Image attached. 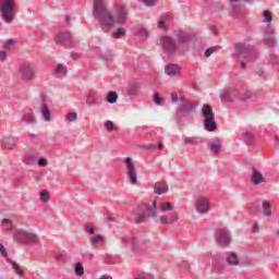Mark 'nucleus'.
Returning <instances> with one entry per match:
<instances>
[{
  "label": "nucleus",
  "mask_w": 279,
  "mask_h": 279,
  "mask_svg": "<svg viewBox=\"0 0 279 279\" xmlns=\"http://www.w3.org/2000/svg\"><path fill=\"white\" fill-rule=\"evenodd\" d=\"M93 17L105 34L113 29V27H119V25H125V20L128 19V11L125 8L121 7L118 11L112 13V11L106 5L104 0H94L93 7Z\"/></svg>",
  "instance_id": "obj_1"
},
{
  "label": "nucleus",
  "mask_w": 279,
  "mask_h": 279,
  "mask_svg": "<svg viewBox=\"0 0 279 279\" xmlns=\"http://www.w3.org/2000/svg\"><path fill=\"white\" fill-rule=\"evenodd\" d=\"M193 39V35L182 28L174 31L173 37L163 35L159 39V45L167 58H172L178 51H189V44Z\"/></svg>",
  "instance_id": "obj_2"
},
{
  "label": "nucleus",
  "mask_w": 279,
  "mask_h": 279,
  "mask_svg": "<svg viewBox=\"0 0 279 279\" xmlns=\"http://www.w3.org/2000/svg\"><path fill=\"white\" fill-rule=\"evenodd\" d=\"M156 210H158V202H153V209L149 207V203H142L132 211V215H134L136 223H145L149 219V213L153 219H156Z\"/></svg>",
  "instance_id": "obj_3"
},
{
  "label": "nucleus",
  "mask_w": 279,
  "mask_h": 279,
  "mask_svg": "<svg viewBox=\"0 0 279 279\" xmlns=\"http://www.w3.org/2000/svg\"><path fill=\"white\" fill-rule=\"evenodd\" d=\"M235 58L245 60L246 62H254V60L258 58V54L256 53V48H254V46L239 43L235 45Z\"/></svg>",
  "instance_id": "obj_4"
},
{
  "label": "nucleus",
  "mask_w": 279,
  "mask_h": 279,
  "mask_svg": "<svg viewBox=\"0 0 279 279\" xmlns=\"http://www.w3.org/2000/svg\"><path fill=\"white\" fill-rule=\"evenodd\" d=\"M14 0H0V16L4 23H12L14 21Z\"/></svg>",
  "instance_id": "obj_5"
},
{
  "label": "nucleus",
  "mask_w": 279,
  "mask_h": 279,
  "mask_svg": "<svg viewBox=\"0 0 279 279\" xmlns=\"http://www.w3.org/2000/svg\"><path fill=\"white\" fill-rule=\"evenodd\" d=\"M202 114L205 119V130H207V132H215V130H217V122H215L213 107L209 105H204L202 108Z\"/></svg>",
  "instance_id": "obj_6"
},
{
  "label": "nucleus",
  "mask_w": 279,
  "mask_h": 279,
  "mask_svg": "<svg viewBox=\"0 0 279 279\" xmlns=\"http://www.w3.org/2000/svg\"><path fill=\"white\" fill-rule=\"evenodd\" d=\"M19 73L22 82H25L26 84L36 80V69L34 68V63H23L19 69Z\"/></svg>",
  "instance_id": "obj_7"
},
{
  "label": "nucleus",
  "mask_w": 279,
  "mask_h": 279,
  "mask_svg": "<svg viewBox=\"0 0 279 279\" xmlns=\"http://www.w3.org/2000/svg\"><path fill=\"white\" fill-rule=\"evenodd\" d=\"M13 241L14 243H32L33 245H38V235L25 230H19L15 233Z\"/></svg>",
  "instance_id": "obj_8"
},
{
  "label": "nucleus",
  "mask_w": 279,
  "mask_h": 279,
  "mask_svg": "<svg viewBox=\"0 0 279 279\" xmlns=\"http://www.w3.org/2000/svg\"><path fill=\"white\" fill-rule=\"evenodd\" d=\"M126 175L130 184H138V177L136 175V165L131 157L124 159Z\"/></svg>",
  "instance_id": "obj_9"
},
{
  "label": "nucleus",
  "mask_w": 279,
  "mask_h": 279,
  "mask_svg": "<svg viewBox=\"0 0 279 279\" xmlns=\"http://www.w3.org/2000/svg\"><path fill=\"white\" fill-rule=\"evenodd\" d=\"M195 210L199 215H208L210 211V202L205 196H198L194 203Z\"/></svg>",
  "instance_id": "obj_10"
},
{
  "label": "nucleus",
  "mask_w": 279,
  "mask_h": 279,
  "mask_svg": "<svg viewBox=\"0 0 279 279\" xmlns=\"http://www.w3.org/2000/svg\"><path fill=\"white\" fill-rule=\"evenodd\" d=\"M181 105L178 108V112L179 114H191L193 112H195V110L197 109V102H189L186 99L184 98H180Z\"/></svg>",
  "instance_id": "obj_11"
},
{
  "label": "nucleus",
  "mask_w": 279,
  "mask_h": 279,
  "mask_svg": "<svg viewBox=\"0 0 279 279\" xmlns=\"http://www.w3.org/2000/svg\"><path fill=\"white\" fill-rule=\"evenodd\" d=\"M216 241L219 245H230V241H232V236L228 229H218L216 230Z\"/></svg>",
  "instance_id": "obj_12"
},
{
  "label": "nucleus",
  "mask_w": 279,
  "mask_h": 279,
  "mask_svg": "<svg viewBox=\"0 0 279 279\" xmlns=\"http://www.w3.org/2000/svg\"><path fill=\"white\" fill-rule=\"evenodd\" d=\"M54 41L61 47H73V36L71 33H60L56 36Z\"/></svg>",
  "instance_id": "obj_13"
},
{
  "label": "nucleus",
  "mask_w": 279,
  "mask_h": 279,
  "mask_svg": "<svg viewBox=\"0 0 279 279\" xmlns=\"http://www.w3.org/2000/svg\"><path fill=\"white\" fill-rule=\"evenodd\" d=\"M207 147L213 151V154L219 155L221 149H223V142L219 137H214L207 143Z\"/></svg>",
  "instance_id": "obj_14"
},
{
  "label": "nucleus",
  "mask_w": 279,
  "mask_h": 279,
  "mask_svg": "<svg viewBox=\"0 0 279 279\" xmlns=\"http://www.w3.org/2000/svg\"><path fill=\"white\" fill-rule=\"evenodd\" d=\"M181 71H182V68L175 63H168L165 66V73L170 77H175V75L181 73Z\"/></svg>",
  "instance_id": "obj_15"
},
{
  "label": "nucleus",
  "mask_w": 279,
  "mask_h": 279,
  "mask_svg": "<svg viewBox=\"0 0 279 279\" xmlns=\"http://www.w3.org/2000/svg\"><path fill=\"white\" fill-rule=\"evenodd\" d=\"M231 8H232V17L236 21H240L243 19V12H241V9H239V0H230Z\"/></svg>",
  "instance_id": "obj_16"
},
{
  "label": "nucleus",
  "mask_w": 279,
  "mask_h": 279,
  "mask_svg": "<svg viewBox=\"0 0 279 279\" xmlns=\"http://www.w3.org/2000/svg\"><path fill=\"white\" fill-rule=\"evenodd\" d=\"M264 43L267 47H276V38L274 37V29L268 28L264 35Z\"/></svg>",
  "instance_id": "obj_17"
},
{
  "label": "nucleus",
  "mask_w": 279,
  "mask_h": 279,
  "mask_svg": "<svg viewBox=\"0 0 279 279\" xmlns=\"http://www.w3.org/2000/svg\"><path fill=\"white\" fill-rule=\"evenodd\" d=\"M251 182L254 186H258V184H263V182H265V177H263V173L258 172L255 168H253Z\"/></svg>",
  "instance_id": "obj_18"
},
{
  "label": "nucleus",
  "mask_w": 279,
  "mask_h": 279,
  "mask_svg": "<svg viewBox=\"0 0 279 279\" xmlns=\"http://www.w3.org/2000/svg\"><path fill=\"white\" fill-rule=\"evenodd\" d=\"M171 21H173V15L171 13L161 15L158 22L159 29H165V27H167L168 23H171Z\"/></svg>",
  "instance_id": "obj_19"
},
{
  "label": "nucleus",
  "mask_w": 279,
  "mask_h": 279,
  "mask_svg": "<svg viewBox=\"0 0 279 279\" xmlns=\"http://www.w3.org/2000/svg\"><path fill=\"white\" fill-rule=\"evenodd\" d=\"M184 141V145H192V146H197V145H202V143H204V140L199 136H184L183 137Z\"/></svg>",
  "instance_id": "obj_20"
},
{
  "label": "nucleus",
  "mask_w": 279,
  "mask_h": 279,
  "mask_svg": "<svg viewBox=\"0 0 279 279\" xmlns=\"http://www.w3.org/2000/svg\"><path fill=\"white\" fill-rule=\"evenodd\" d=\"M154 193L156 195H165V193H169V186L167 184H161L160 182L155 183Z\"/></svg>",
  "instance_id": "obj_21"
},
{
  "label": "nucleus",
  "mask_w": 279,
  "mask_h": 279,
  "mask_svg": "<svg viewBox=\"0 0 279 279\" xmlns=\"http://www.w3.org/2000/svg\"><path fill=\"white\" fill-rule=\"evenodd\" d=\"M131 251L135 256H142L143 255V247L141 246V243L137 239L133 240V243L131 244Z\"/></svg>",
  "instance_id": "obj_22"
},
{
  "label": "nucleus",
  "mask_w": 279,
  "mask_h": 279,
  "mask_svg": "<svg viewBox=\"0 0 279 279\" xmlns=\"http://www.w3.org/2000/svg\"><path fill=\"white\" fill-rule=\"evenodd\" d=\"M41 114L45 121H51V111L49 110V107L47 106V102H45V100H43L41 104Z\"/></svg>",
  "instance_id": "obj_23"
},
{
  "label": "nucleus",
  "mask_w": 279,
  "mask_h": 279,
  "mask_svg": "<svg viewBox=\"0 0 279 279\" xmlns=\"http://www.w3.org/2000/svg\"><path fill=\"white\" fill-rule=\"evenodd\" d=\"M104 243V236L102 235H93L90 239V245L94 247V250H97L99 247V244Z\"/></svg>",
  "instance_id": "obj_24"
},
{
  "label": "nucleus",
  "mask_w": 279,
  "mask_h": 279,
  "mask_svg": "<svg viewBox=\"0 0 279 279\" xmlns=\"http://www.w3.org/2000/svg\"><path fill=\"white\" fill-rule=\"evenodd\" d=\"M2 147L4 149H8L9 151H12V149H14V147H16V141L12 140H8L4 138L2 140Z\"/></svg>",
  "instance_id": "obj_25"
},
{
  "label": "nucleus",
  "mask_w": 279,
  "mask_h": 279,
  "mask_svg": "<svg viewBox=\"0 0 279 279\" xmlns=\"http://www.w3.org/2000/svg\"><path fill=\"white\" fill-rule=\"evenodd\" d=\"M232 95H234V89H227L220 94L221 101H232Z\"/></svg>",
  "instance_id": "obj_26"
},
{
  "label": "nucleus",
  "mask_w": 279,
  "mask_h": 279,
  "mask_svg": "<svg viewBox=\"0 0 279 279\" xmlns=\"http://www.w3.org/2000/svg\"><path fill=\"white\" fill-rule=\"evenodd\" d=\"M7 263H9L10 265H12L13 269H14V272L17 275V276H23V268H21V265H19L16 262L10 259L7 257Z\"/></svg>",
  "instance_id": "obj_27"
},
{
  "label": "nucleus",
  "mask_w": 279,
  "mask_h": 279,
  "mask_svg": "<svg viewBox=\"0 0 279 279\" xmlns=\"http://www.w3.org/2000/svg\"><path fill=\"white\" fill-rule=\"evenodd\" d=\"M254 93L248 90V89H243L242 93L240 94V99L241 101H250L252 97H254Z\"/></svg>",
  "instance_id": "obj_28"
},
{
  "label": "nucleus",
  "mask_w": 279,
  "mask_h": 279,
  "mask_svg": "<svg viewBox=\"0 0 279 279\" xmlns=\"http://www.w3.org/2000/svg\"><path fill=\"white\" fill-rule=\"evenodd\" d=\"M227 263L228 265H239V256L236 255V253H230L227 257Z\"/></svg>",
  "instance_id": "obj_29"
},
{
  "label": "nucleus",
  "mask_w": 279,
  "mask_h": 279,
  "mask_svg": "<svg viewBox=\"0 0 279 279\" xmlns=\"http://www.w3.org/2000/svg\"><path fill=\"white\" fill-rule=\"evenodd\" d=\"M25 165H34L36 162V155L34 153H28L24 158Z\"/></svg>",
  "instance_id": "obj_30"
},
{
  "label": "nucleus",
  "mask_w": 279,
  "mask_h": 279,
  "mask_svg": "<svg viewBox=\"0 0 279 279\" xmlns=\"http://www.w3.org/2000/svg\"><path fill=\"white\" fill-rule=\"evenodd\" d=\"M119 99V96L117 95V92H109L107 95V101L108 104H117V100Z\"/></svg>",
  "instance_id": "obj_31"
},
{
  "label": "nucleus",
  "mask_w": 279,
  "mask_h": 279,
  "mask_svg": "<svg viewBox=\"0 0 279 279\" xmlns=\"http://www.w3.org/2000/svg\"><path fill=\"white\" fill-rule=\"evenodd\" d=\"M75 275L82 278L84 276V265H82V262L76 263L74 268Z\"/></svg>",
  "instance_id": "obj_32"
},
{
  "label": "nucleus",
  "mask_w": 279,
  "mask_h": 279,
  "mask_svg": "<svg viewBox=\"0 0 279 279\" xmlns=\"http://www.w3.org/2000/svg\"><path fill=\"white\" fill-rule=\"evenodd\" d=\"M123 36H125V28L123 27H120L112 33V37L116 39L123 38Z\"/></svg>",
  "instance_id": "obj_33"
},
{
  "label": "nucleus",
  "mask_w": 279,
  "mask_h": 279,
  "mask_svg": "<svg viewBox=\"0 0 279 279\" xmlns=\"http://www.w3.org/2000/svg\"><path fill=\"white\" fill-rule=\"evenodd\" d=\"M40 202L43 204H47L51 197L49 196V192L47 190L41 191L40 196H39Z\"/></svg>",
  "instance_id": "obj_34"
},
{
  "label": "nucleus",
  "mask_w": 279,
  "mask_h": 279,
  "mask_svg": "<svg viewBox=\"0 0 279 279\" xmlns=\"http://www.w3.org/2000/svg\"><path fill=\"white\" fill-rule=\"evenodd\" d=\"M105 128L106 130H108V132H117V130H119L117 126H114V122L107 120L105 122Z\"/></svg>",
  "instance_id": "obj_35"
},
{
  "label": "nucleus",
  "mask_w": 279,
  "mask_h": 279,
  "mask_svg": "<svg viewBox=\"0 0 279 279\" xmlns=\"http://www.w3.org/2000/svg\"><path fill=\"white\" fill-rule=\"evenodd\" d=\"M221 49V46H214L205 50V57L210 58L211 53H215V51H219Z\"/></svg>",
  "instance_id": "obj_36"
},
{
  "label": "nucleus",
  "mask_w": 279,
  "mask_h": 279,
  "mask_svg": "<svg viewBox=\"0 0 279 279\" xmlns=\"http://www.w3.org/2000/svg\"><path fill=\"white\" fill-rule=\"evenodd\" d=\"M23 121H25V123H36V118L33 116V113H25Z\"/></svg>",
  "instance_id": "obj_37"
},
{
  "label": "nucleus",
  "mask_w": 279,
  "mask_h": 279,
  "mask_svg": "<svg viewBox=\"0 0 279 279\" xmlns=\"http://www.w3.org/2000/svg\"><path fill=\"white\" fill-rule=\"evenodd\" d=\"M263 16H264V23H271V21H274V16H271V12L267 10L264 11Z\"/></svg>",
  "instance_id": "obj_38"
},
{
  "label": "nucleus",
  "mask_w": 279,
  "mask_h": 279,
  "mask_svg": "<svg viewBox=\"0 0 279 279\" xmlns=\"http://www.w3.org/2000/svg\"><path fill=\"white\" fill-rule=\"evenodd\" d=\"M133 241H136V238L124 236L122 239V243H123L124 247H128V245H132Z\"/></svg>",
  "instance_id": "obj_39"
},
{
  "label": "nucleus",
  "mask_w": 279,
  "mask_h": 279,
  "mask_svg": "<svg viewBox=\"0 0 279 279\" xmlns=\"http://www.w3.org/2000/svg\"><path fill=\"white\" fill-rule=\"evenodd\" d=\"M84 230L87 232V234H95V227L90 223H86L84 226Z\"/></svg>",
  "instance_id": "obj_40"
},
{
  "label": "nucleus",
  "mask_w": 279,
  "mask_h": 279,
  "mask_svg": "<svg viewBox=\"0 0 279 279\" xmlns=\"http://www.w3.org/2000/svg\"><path fill=\"white\" fill-rule=\"evenodd\" d=\"M161 213H167L173 210V205L171 203H166L160 207Z\"/></svg>",
  "instance_id": "obj_41"
},
{
  "label": "nucleus",
  "mask_w": 279,
  "mask_h": 279,
  "mask_svg": "<svg viewBox=\"0 0 279 279\" xmlns=\"http://www.w3.org/2000/svg\"><path fill=\"white\" fill-rule=\"evenodd\" d=\"M14 45V39H8L4 45H3V49L5 51H10L11 47Z\"/></svg>",
  "instance_id": "obj_42"
},
{
  "label": "nucleus",
  "mask_w": 279,
  "mask_h": 279,
  "mask_svg": "<svg viewBox=\"0 0 279 279\" xmlns=\"http://www.w3.org/2000/svg\"><path fill=\"white\" fill-rule=\"evenodd\" d=\"M57 73H62L63 75H66V68L62 63H59L56 69Z\"/></svg>",
  "instance_id": "obj_43"
},
{
  "label": "nucleus",
  "mask_w": 279,
  "mask_h": 279,
  "mask_svg": "<svg viewBox=\"0 0 279 279\" xmlns=\"http://www.w3.org/2000/svg\"><path fill=\"white\" fill-rule=\"evenodd\" d=\"M66 120L70 121V122L77 121V113L76 112L68 113Z\"/></svg>",
  "instance_id": "obj_44"
},
{
  "label": "nucleus",
  "mask_w": 279,
  "mask_h": 279,
  "mask_svg": "<svg viewBox=\"0 0 279 279\" xmlns=\"http://www.w3.org/2000/svg\"><path fill=\"white\" fill-rule=\"evenodd\" d=\"M137 36H141L142 38H147V36H148L147 29H145L143 27L138 28Z\"/></svg>",
  "instance_id": "obj_45"
},
{
  "label": "nucleus",
  "mask_w": 279,
  "mask_h": 279,
  "mask_svg": "<svg viewBox=\"0 0 279 279\" xmlns=\"http://www.w3.org/2000/svg\"><path fill=\"white\" fill-rule=\"evenodd\" d=\"M244 140L246 143H252V141H254V135L251 132H246L244 133Z\"/></svg>",
  "instance_id": "obj_46"
},
{
  "label": "nucleus",
  "mask_w": 279,
  "mask_h": 279,
  "mask_svg": "<svg viewBox=\"0 0 279 279\" xmlns=\"http://www.w3.org/2000/svg\"><path fill=\"white\" fill-rule=\"evenodd\" d=\"M0 254L1 256H3L4 258H8V250H5V246L3 245V243L0 242Z\"/></svg>",
  "instance_id": "obj_47"
},
{
  "label": "nucleus",
  "mask_w": 279,
  "mask_h": 279,
  "mask_svg": "<svg viewBox=\"0 0 279 279\" xmlns=\"http://www.w3.org/2000/svg\"><path fill=\"white\" fill-rule=\"evenodd\" d=\"M144 5H147L148 8H151L156 5V0H142Z\"/></svg>",
  "instance_id": "obj_48"
},
{
  "label": "nucleus",
  "mask_w": 279,
  "mask_h": 279,
  "mask_svg": "<svg viewBox=\"0 0 279 279\" xmlns=\"http://www.w3.org/2000/svg\"><path fill=\"white\" fill-rule=\"evenodd\" d=\"M71 58L74 61L80 60V58H82V53H80V52H72L71 53Z\"/></svg>",
  "instance_id": "obj_49"
},
{
  "label": "nucleus",
  "mask_w": 279,
  "mask_h": 279,
  "mask_svg": "<svg viewBox=\"0 0 279 279\" xmlns=\"http://www.w3.org/2000/svg\"><path fill=\"white\" fill-rule=\"evenodd\" d=\"M7 58H8V52H5V50H1L0 51V60L2 62H5Z\"/></svg>",
  "instance_id": "obj_50"
},
{
  "label": "nucleus",
  "mask_w": 279,
  "mask_h": 279,
  "mask_svg": "<svg viewBox=\"0 0 279 279\" xmlns=\"http://www.w3.org/2000/svg\"><path fill=\"white\" fill-rule=\"evenodd\" d=\"M39 167H47V159L40 158L37 162Z\"/></svg>",
  "instance_id": "obj_51"
},
{
  "label": "nucleus",
  "mask_w": 279,
  "mask_h": 279,
  "mask_svg": "<svg viewBox=\"0 0 279 279\" xmlns=\"http://www.w3.org/2000/svg\"><path fill=\"white\" fill-rule=\"evenodd\" d=\"M160 95L159 94H155L154 95V102L157 104V106H160Z\"/></svg>",
  "instance_id": "obj_52"
},
{
  "label": "nucleus",
  "mask_w": 279,
  "mask_h": 279,
  "mask_svg": "<svg viewBox=\"0 0 279 279\" xmlns=\"http://www.w3.org/2000/svg\"><path fill=\"white\" fill-rule=\"evenodd\" d=\"M160 221L163 223V226H169V219L166 216H161Z\"/></svg>",
  "instance_id": "obj_53"
},
{
  "label": "nucleus",
  "mask_w": 279,
  "mask_h": 279,
  "mask_svg": "<svg viewBox=\"0 0 279 279\" xmlns=\"http://www.w3.org/2000/svg\"><path fill=\"white\" fill-rule=\"evenodd\" d=\"M2 226H12V220L5 218L1 221Z\"/></svg>",
  "instance_id": "obj_54"
},
{
  "label": "nucleus",
  "mask_w": 279,
  "mask_h": 279,
  "mask_svg": "<svg viewBox=\"0 0 279 279\" xmlns=\"http://www.w3.org/2000/svg\"><path fill=\"white\" fill-rule=\"evenodd\" d=\"M171 99H172V102L175 104V102L178 101V99H179V98H178V93H175V92L172 93V94H171Z\"/></svg>",
  "instance_id": "obj_55"
},
{
  "label": "nucleus",
  "mask_w": 279,
  "mask_h": 279,
  "mask_svg": "<svg viewBox=\"0 0 279 279\" xmlns=\"http://www.w3.org/2000/svg\"><path fill=\"white\" fill-rule=\"evenodd\" d=\"M210 29H211L214 36H217L219 34V31L217 29L216 26H211Z\"/></svg>",
  "instance_id": "obj_56"
},
{
  "label": "nucleus",
  "mask_w": 279,
  "mask_h": 279,
  "mask_svg": "<svg viewBox=\"0 0 279 279\" xmlns=\"http://www.w3.org/2000/svg\"><path fill=\"white\" fill-rule=\"evenodd\" d=\"M260 229L258 228V222L253 225V232H258Z\"/></svg>",
  "instance_id": "obj_57"
},
{
  "label": "nucleus",
  "mask_w": 279,
  "mask_h": 279,
  "mask_svg": "<svg viewBox=\"0 0 279 279\" xmlns=\"http://www.w3.org/2000/svg\"><path fill=\"white\" fill-rule=\"evenodd\" d=\"M263 208L267 209V208H271V205L269 204V202H263Z\"/></svg>",
  "instance_id": "obj_58"
},
{
  "label": "nucleus",
  "mask_w": 279,
  "mask_h": 279,
  "mask_svg": "<svg viewBox=\"0 0 279 279\" xmlns=\"http://www.w3.org/2000/svg\"><path fill=\"white\" fill-rule=\"evenodd\" d=\"M178 219H180V217H178V215H174L170 218V221H171V223H173V222L178 221Z\"/></svg>",
  "instance_id": "obj_59"
},
{
  "label": "nucleus",
  "mask_w": 279,
  "mask_h": 279,
  "mask_svg": "<svg viewBox=\"0 0 279 279\" xmlns=\"http://www.w3.org/2000/svg\"><path fill=\"white\" fill-rule=\"evenodd\" d=\"M264 215H265V217H271V211L270 210H265Z\"/></svg>",
  "instance_id": "obj_60"
},
{
  "label": "nucleus",
  "mask_w": 279,
  "mask_h": 279,
  "mask_svg": "<svg viewBox=\"0 0 279 279\" xmlns=\"http://www.w3.org/2000/svg\"><path fill=\"white\" fill-rule=\"evenodd\" d=\"M158 149H165V144L159 143V144H158Z\"/></svg>",
  "instance_id": "obj_61"
},
{
  "label": "nucleus",
  "mask_w": 279,
  "mask_h": 279,
  "mask_svg": "<svg viewBox=\"0 0 279 279\" xmlns=\"http://www.w3.org/2000/svg\"><path fill=\"white\" fill-rule=\"evenodd\" d=\"M62 258H63L62 254L57 255V260H62Z\"/></svg>",
  "instance_id": "obj_62"
},
{
  "label": "nucleus",
  "mask_w": 279,
  "mask_h": 279,
  "mask_svg": "<svg viewBox=\"0 0 279 279\" xmlns=\"http://www.w3.org/2000/svg\"><path fill=\"white\" fill-rule=\"evenodd\" d=\"M100 279H112V277H110V276H102V277H100Z\"/></svg>",
  "instance_id": "obj_63"
},
{
  "label": "nucleus",
  "mask_w": 279,
  "mask_h": 279,
  "mask_svg": "<svg viewBox=\"0 0 279 279\" xmlns=\"http://www.w3.org/2000/svg\"><path fill=\"white\" fill-rule=\"evenodd\" d=\"M107 221H114V218L112 216L107 217Z\"/></svg>",
  "instance_id": "obj_64"
}]
</instances>
